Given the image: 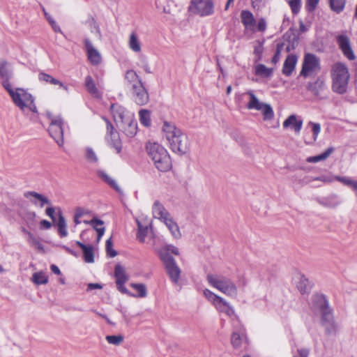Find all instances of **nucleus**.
Here are the masks:
<instances>
[{
	"label": "nucleus",
	"mask_w": 357,
	"mask_h": 357,
	"mask_svg": "<svg viewBox=\"0 0 357 357\" xmlns=\"http://www.w3.org/2000/svg\"><path fill=\"white\" fill-rule=\"evenodd\" d=\"M102 288V286L100 284L98 283H89L87 284V289L86 291H92L93 289H101Z\"/></svg>",
	"instance_id": "obj_61"
},
{
	"label": "nucleus",
	"mask_w": 357,
	"mask_h": 357,
	"mask_svg": "<svg viewBox=\"0 0 357 357\" xmlns=\"http://www.w3.org/2000/svg\"><path fill=\"white\" fill-rule=\"evenodd\" d=\"M331 73L333 91L339 94L345 93L350 79L347 66L341 62L335 63L332 66Z\"/></svg>",
	"instance_id": "obj_3"
},
{
	"label": "nucleus",
	"mask_w": 357,
	"mask_h": 357,
	"mask_svg": "<svg viewBox=\"0 0 357 357\" xmlns=\"http://www.w3.org/2000/svg\"><path fill=\"white\" fill-rule=\"evenodd\" d=\"M314 315L326 336H336L339 324L335 319L334 310L328 296L320 292L314 294Z\"/></svg>",
	"instance_id": "obj_1"
},
{
	"label": "nucleus",
	"mask_w": 357,
	"mask_h": 357,
	"mask_svg": "<svg viewBox=\"0 0 357 357\" xmlns=\"http://www.w3.org/2000/svg\"><path fill=\"white\" fill-rule=\"evenodd\" d=\"M334 178L342 184L351 188L352 190H354L356 183H357V181L353 180L349 177L337 176H335Z\"/></svg>",
	"instance_id": "obj_46"
},
{
	"label": "nucleus",
	"mask_w": 357,
	"mask_h": 357,
	"mask_svg": "<svg viewBox=\"0 0 357 357\" xmlns=\"http://www.w3.org/2000/svg\"><path fill=\"white\" fill-rule=\"evenodd\" d=\"M296 62L297 57L295 55H289L284 62L282 73L286 76H290L295 68Z\"/></svg>",
	"instance_id": "obj_23"
},
{
	"label": "nucleus",
	"mask_w": 357,
	"mask_h": 357,
	"mask_svg": "<svg viewBox=\"0 0 357 357\" xmlns=\"http://www.w3.org/2000/svg\"><path fill=\"white\" fill-rule=\"evenodd\" d=\"M85 157L88 162L96 164L98 161V158L94 151L90 148L87 147L86 149Z\"/></svg>",
	"instance_id": "obj_45"
},
{
	"label": "nucleus",
	"mask_w": 357,
	"mask_h": 357,
	"mask_svg": "<svg viewBox=\"0 0 357 357\" xmlns=\"http://www.w3.org/2000/svg\"><path fill=\"white\" fill-rule=\"evenodd\" d=\"M58 232L61 237H65L68 235L66 230V222L61 211L59 213V220L57 222Z\"/></svg>",
	"instance_id": "obj_35"
},
{
	"label": "nucleus",
	"mask_w": 357,
	"mask_h": 357,
	"mask_svg": "<svg viewBox=\"0 0 357 357\" xmlns=\"http://www.w3.org/2000/svg\"><path fill=\"white\" fill-rule=\"evenodd\" d=\"M117 126L121 132L129 137H132L137 134V123L135 119L134 114H128L126 119Z\"/></svg>",
	"instance_id": "obj_11"
},
{
	"label": "nucleus",
	"mask_w": 357,
	"mask_h": 357,
	"mask_svg": "<svg viewBox=\"0 0 357 357\" xmlns=\"http://www.w3.org/2000/svg\"><path fill=\"white\" fill-rule=\"evenodd\" d=\"M126 86L130 89L142 83L141 78L134 70H126L124 75Z\"/></svg>",
	"instance_id": "obj_16"
},
{
	"label": "nucleus",
	"mask_w": 357,
	"mask_h": 357,
	"mask_svg": "<svg viewBox=\"0 0 357 357\" xmlns=\"http://www.w3.org/2000/svg\"><path fill=\"white\" fill-rule=\"evenodd\" d=\"M204 295L205 297L210 301L213 302L215 305L219 301H221L222 297L215 294L211 291L208 289H205L204 291Z\"/></svg>",
	"instance_id": "obj_48"
},
{
	"label": "nucleus",
	"mask_w": 357,
	"mask_h": 357,
	"mask_svg": "<svg viewBox=\"0 0 357 357\" xmlns=\"http://www.w3.org/2000/svg\"><path fill=\"white\" fill-rule=\"evenodd\" d=\"M40 227L43 229H48L52 227V223L46 220H43L40 222Z\"/></svg>",
	"instance_id": "obj_63"
},
{
	"label": "nucleus",
	"mask_w": 357,
	"mask_h": 357,
	"mask_svg": "<svg viewBox=\"0 0 357 357\" xmlns=\"http://www.w3.org/2000/svg\"><path fill=\"white\" fill-rule=\"evenodd\" d=\"M346 0H329L331 9L337 13H341L345 7Z\"/></svg>",
	"instance_id": "obj_37"
},
{
	"label": "nucleus",
	"mask_w": 357,
	"mask_h": 357,
	"mask_svg": "<svg viewBox=\"0 0 357 357\" xmlns=\"http://www.w3.org/2000/svg\"><path fill=\"white\" fill-rule=\"evenodd\" d=\"M114 275L116 280V283H126L128 280L124 268L120 264L115 266Z\"/></svg>",
	"instance_id": "obj_34"
},
{
	"label": "nucleus",
	"mask_w": 357,
	"mask_h": 357,
	"mask_svg": "<svg viewBox=\"0 0 357 357\" xmlns=\"http://www.w3.org/2000/svg\"><path fill=\"white\" fill-rule=\"evenodd\" d=\"M297 287L303 296H307L309 295L311 287L309 285L308 280L305 276H301L299 282L297 284Z\"/></svg>",
	"instance_id": "obj_31"
},
{
	"label": "nucleus",
	"mask_w": 357,
	"mask_h": 357,
	"mask_svg": "<svg viewBox=\"0 0 357 357\" xmlns=\"http://www.w3.org/2000/svg\"><path fill=\"white\" fill-rule=\"evenodd\" d=\"M146 150L148 155L159 171L167 172L171 168L170 157L162 146L158 143L149 142L146 145Z\"/></svg>",
	"instance_id": "obj_4"
},
{
	"label": "nucleus",
	"mask_w": 357,
	"mask_h": 357,
	"mask_svg": "<svg viewBox=\"0 0 357 357\" xmlns=\"http://www.w3.org/2000/svg\"><path fill=\"white\" fill-rule=\"evenodd\" d=\"M243 335L237 332H234L231 335V342L234 348H238L243 341Z\"/></svg>",
	"instance_id": "obj_47"
},
{
	"label": "nucleus",
	"mask_w": 357,
	"mask_h": 357,
	"mask_svg": "<svg viewBox=\"0 0 357 357\" xmlns=\"http://www.w3.org/2000/svg\"><path fill=\"white\" fill-rule=\"evenodd\" d=\"M152 211L153 217L160 220L162 222L171 216L164 206L158 201L154 202Z\"/></svg>",
	"instance_id": "obj_18"
},
{
	"label": "nucleus",
	"mask_w": 357,
	"mask_h": 357,
	"mask_svg": "<svg viewBox=\"0 0 357 357\" xmlns=\"http://www.w3.org/2000/svg\"><path fill=\"white\" fill-rule=\"evenodd\" d=\"M215 307L218 311L225 313L229 317H231L234 314V308L222 298H221V301H219L215 305Z\"/></svg>",
	"instance_id": "obj_30"
},
{
	"label": "nucleus",
	"mask_w": 357,
	"mask_h": 357,
	"mask_svg": "<svg viewBox=\"0 0 357 357\" xmlns=\"http://www.w3.org/2000/svg\"><path fill=\"white\" fill-rule=\"evenodd\" d=\"M27 241L36 249L43 251V245L33 234H29V238H28Z\"/></svg>",
	"instance_id": "obj_50"
},
{
	"label": "nucleus",
	"mask_w": 357,
	"mask_h": 357,
	"mask_svg": "<svg viewBox=\"0 0 357 357\" xmlns=\"http://www.w3.org/2000/svg\"><path fill=\"white\" fill-rule=\"evenodd\" d=\"M165 252L166 253H169V252H171L172 254L175 255H179L178 248L172 245H167L163 248L160 249L158 251V254L159 255V252Z\"/></svg>",
	"instance_id": "obj_54"
},
{
	"label": "nucleus",
	"mask_w": 357,
	"mask_h": 357,
	"mask_svg": "<svg viewBox=\"0 0 357 357\" xmlns=\"http://www.w3.org/2000/svg\"><path fill=\"white\" fill-rule=\"evenodd\" d=\"M13 71L10 64L4 59H0V77L2 79V85L4 87L6 82L10 83Z\"/></svg>",
	"instance_id": "obj_17"
},
{
	"label": "nucleus",
	"mask_w": 357,
	"mask_h": 357,
	"mask_svg": "<svg viewBox=\"0 0 357 357\" xmlns=\"http://www.w3.org/2000/svg\"><path fill=\"white\" fill-rule=\"evenodd\" d=\"M112 246H113V243H112V238H108L107 241H106V245H105V247H106V251H107V254L110 257H114L117 255V252L116 251H115L113 248H112Z\"/></svg>",
	"instance_id": "obj_53"
},
{
	"label": "nucleus",
	"mask_w": 357,
	"mask_h": 357,
	"mask_svg": "<svg viewBox=\"0 0 357 357\" xmlns=\"http://www.w3.org/2000/svg\"><path fill=\"white\" fill-rule=\"evenodd\" d=\"M76 244L82 250L85 262L93 263L94 261L93 246L86 245L79 241H76Z\"/></svg>",
	"instance_id": "obj_27"
},
{
	"label": "nucleus",
	"mask_w": 357,
	"mask_h": 357,
	"mask_svg": "<svg viewBox=\"0 0 357 357\" xmlns=\"http://www.w3.org/2000/svg\"><path fill=\"white\" fill-rule=\"evenodd\" d=\"M259 110L261 111L265 121L271 120L274 116L273 108L268 104L263 103Z\"/></svg>",
	"instance_id": "obj_38"
},
{
	"label": "nucleus",
	"mask_w": 357,
	"mask_h": 357,
	"mask_svg": "<svg viewBox=\"0 0 357 357\" xmlns=\"http://www.w3.org/2000/svg\"><path fill=\"white\" fill-rule=\"evenodd\" d=\"M159 257L162 261L171 280L176 284L178 282L181 271L175 259L169 253L165 252H159Z\"/></svg>",
	"instance_id": "obj_9"
},
{
	"label": "nucleus",
	"mask_w": 357,
	"mask_h": 357,
	"mask_svg": "<svg viewBox=\"0 0 357 357\" xmlns=\"http://www.w3.org/2000/svg\"><path fill=\"white\" fill-rule=\"evenodd\" d=\"M138 66L139 67L142 68L143 70L146 73H149V74L152 73V71L151 70V68H150V66L149 65L147 59H146V57L144 55H140L139 56Z\"/></svg>",
	"instance_id": "obj_49"
},
{
	"label": "nucleus",
	"mask_w": 357,
	"mask_h": 357,
	"mask_svg": "<svg viewBox=\"0 0 357 357\" xmlns=\"http://www.w3.org/2000/svg\"><path fill=\"white\" fill-rule=\"evenodd\" d=\"M208 282L213 287L218 289L230 297H236L238 290L236 284L227 277L217 274H208Z\"/></svg>",
	"instance_id": "obj_5"
},
{
	"label": "nucleus",
	"mask_w": 357,
	"mask_h": 357,
	"mask_svg": "<svg viewBox=\"0 0 357 357\" xmlns=\"http://www.w3.org/2000/svg\"><path fill=\"white\" fill-rule=\"evenodd\" d=\"M303 121L298 120L296 115H290L284 122L283 127L284 128H290L296 133H298L301 130Z\"/></svg>",
	"instance_id": "obj_19"
},
{
	"label": "nucleus",
	"mask_w": 357,
	"mask_h": 357,
	"mask_svg": "<svg viewBox=\"0 0 357 357\" xmlns=\"http://www.w3.org/2000/svg\"><path fill=\"white\" fill-rule=\"evenodd\" d=\"M98 176L102 178L105 183L109 185L112 188H113L116 192L119 193H122L121 189L119 187L116 182L112 178L109 176H108L106 172L104 171H98Z\"/></svg>",
	"instance_id": "obj_33"
},
{
	"label": "nucleus",
	"mask_w": 357,
	"mask_h": 357,
	"mask_svg": "<svg viewBox=\"0 0 357 357\" xmlns=\"http://www.w3.org/2000/svg\"><path fill=\"white\" fill-rule=\"evenodd\" d=\"M333 151L334 148L329 147L326 150H325L322 153L314 155V163L326 160Z\"/></svg>",
	"instance_id": "obj_42"
},
{
	"label": "nucleus",
	"mask_w": 357,
	"mask_h": 357,
	"mask_svg": "<svg viewBox=\"0 0 357 357\" xmlns=\"http://www.w3.org/2000/svg\"><path fill=\"white\" fill-rule=\"evenodd\" d=\"M188 10L200 17L212 15L214 13L213 0H191Z\"/></svg>",
	"instance_id": "obj_8"
},
{
	"label": "nucleus",
	"mask_w": 357,
	"mask_h": 357,
	"mask_svg": "<svg viewBox=\"0 0 357 357\" xmlns=\"http://www.w3.org/2000/svg\"><path fill=\"white\" fill-rule=\"evenodd\" d=\"M83 222L86 225H90L93 227L98 233L97 241H99L104 235L105 229L104 227H99L98 226H102L104 222L97 218H93L91 220H84Z\"/></svg>",
	"instance_id": "obj_25"
},
{
	"label": "nucleus",
	"mask_w": 357,
	"mask_h": 357,
	"mask_svg": "<svg viewBox=\"0 0 357 357\" xmlns=\"http://www.w3.org/2000/svg\"><path fill=\"white\" fill-rule=\"evenodd\" d=\"M162 222H164V224L168 228L174 238L178 239L181 237V233L180 231L179 227L171 216L164 220Z\"/></svg>",
	"instance_id": "obj_26"
},
{
	"label": "nucleus",
	"mask_w": 357,
	"mask_h": 357,
	"mask_svg": "<svg viewBox=\"0 0 357 357\" xmlns=\"http://www.w3.org/2000/svg\"><path fill=\"white\" fill-rule=\"evenodd\" d=\"M32 278L33 282L36 284H45L48 282L47 277L43 272L33 273Z\"/></svg>",
	"instance_id": "obj_43"
},
{
	"label": "nucleus",
	"mask_w": 357,
	"mask_h": 357,
	"mask_svg": "<svg viewBox=\"0 0 357 357\" xmlns=\"http://www.w3.org/2000/svg\"><path fill=\"white\" fill-rule=\"evenodd\" d=\"M54 208L53 207H48L45 210V213L47 216H49L53 221L55 220L54 217Z\"/></svg>",
	"instance_id": "obj_62"
},
{
	"label": "nucleus",
	"mask_w": 357,
	"mask_h": 357,
	"mask_svg": "<svg viewBox=\"0 0 357 357\" xmlns=\"http://www.w3.org/2000/svg\"><path fill=\"white\" fill-rule=\"evenodd\" d=\"M289 3L293 13L296 14L299 11L301 6V0H290L289 1Z\"/></svg>",
	"instance_id": "obj_56"
},
{
	"label": "nucleus",
	"mask_w": 357,
	"mask_h": 357,
	"mask_svg": "<svg viewBox=\"0 0 357 357\" xmlns=\"http://www.w3.org/2000/svg\"><path fill=\"white\" fill-rule=\"evenodd\" d=\"M266 29V22L264 18L259 20L257 24V30L260 32H264Z\"/></svg>",
	"instance_id": "obj_58"
},
{
	"label": "nucleus",
	"mask_w": 357,
	"mask_h": 357,
	"mask_svg": "<svg viewBox=\"0 0 357 357\" xmlns=\"http://www.w3.org/2000/svg\"><path fill=\"white\" fill-rule=\"evenodd\" d=\"M84 86L87 91L95 98H100L101 94L97 89L93 78L88 75L85 78Z\"/></svg>",
	"instance_id": "obj_28"
},
{
	"label": "nucleus",
	"mask_w": 357,
	"mask_h": 357,
	"mask_svg": "<svg viewBox=\"0 0 357 357\" xmlns=\"http://www.w3.org/2000/svg\"><path fill=\"white\" fill-rule=\"evenodd\" d=\"M38 79L41 82H45L47 83H50L52 84L59 85L60 87H62L64 90H68L67 86H65L61 82L54 78L49 74L45 73H40L38 75Z\"/></svg>",
	"instance_id": "obj_29"
},
{
	"label": "nucleus",
	"mask_w": 357,
	"mask_h": 357,
	"mask_svg": "<svg viewBox=\"0 0 357 357\" xmlns=\"http://www.w3.org/2000/svg\"><path fill=\"white\" fill-rule=\"evenodd\" d=\"M129 91L132 100L138 105H144L149 100L148 91L143 82L132 88Z\"/></svg>",
	"instance_id": "obj_10"
},
{
	"label": "nucleus",
	"mask_w": 357,
	"mask_h": 357,
	"mask_svg": "<svg viewBox=\"0 0 357 357\" xmlns=\"http://www.w3.org/2000/svg\"><path fill=\"white\" fill-rule=\"evenodd\" d=\"M129 47L132 51L135 52H139L141 51L140 43L135 33H132L130 36Z\"/></svg>",
	"instance_id": "obj_40"
},
{
	"label": "nucleus",
	"mask_w": 357,
	"mask_h": 357,
	"mask_svg": "<svg viewBox=\"0 0 357 357\" xmlns=\"http://www.w3.org/2000/svg\"><path fill=\"white\" fill-rule=\"evenodd\" d=\"M47 116L50 120L48 132L56 144L61 146L63 144V121L60 116H54L51 112H47Z\"/></svg>",
	"instance_id": "obj_7"
},
{
	"label": "nucleus",
	"mask_w": 357,
	"mask_h": 357,
	"mask_svg": "<svg viewBox=\"0 0 357 357\" xmlns=\"http://www.w3.org/2000/svg\"><path fill=\"white\" fill-rule=\"evenodd\" d=\"M24 196L26 199H30V201L36 205L37 204V202L35 199L38 200L40 202V207H43L45 204H51L50 201L46 197L35 191H27L24 192Z\"/></svg>",
	"instance_id": "obj_20"
},
{
	"label": "nucleus",
	"mask_w": 357,
	"mask_h": 357,
	"mask_svg": "<svg viewBox=\"0 0 357 357\" xmlns=\"http://www.w3.org/2000/svg\"><path fill=\"white\" fill-rule=\"evenodd\" d=\"M246 94H248L250 97L249 102H248L247 107L249 109H256L259 111L261 109V106L263 102H259L258 98L254 94L252 91H248Z\"/></svg>",
	"instance_id": "obj_32"
},
{
	"label": "nucleus",
	"mask_w": 357,
	"mask_h": 357,
	"mask_svg": "<svg viewBox=\"0 0 357 357\" xmlns=\"http://www.w3.org/2000/svg\"><path fill=\"white\" fill-rule=\"evenodd\" d=\"M312 72V54L307 53L305 54L300 77L306 78Z\"/></svg>",
	"instance_id": "obj_24"
},
{
	"label": "nucleus",
	"mask_w": 357,
	"mask_h": 357,
	"mask_svg": "<svg viewBox=\"0 0 357 357\" xmlns=\"http://www.w3.org/2000/svg\"><path fill=\"white\" fill-rule=\"evenodd\" d=\"M84 43L89 61L92 65H98L102 59L100 52L93 46L89 39H84Z\"/></svg>",
	"instance_id": "obj_14"
},
{
	"label": "nucleus",
	"mask_w": 357,
	"mask_h": 357,
	"mask_svg": "<svg viewBox=\"0 0 357 357\" xmlns=\"http://www.w3.org/2000/svg\"><path fill=\"white\" fill-rule=\"evenodd\" d=\"M26 110H29L33 113H38L36 105L34 102V98L33 97L30 101H29L27 106H26Z\"/></svg>",
	"instance_id": "obj_59"
},
{
	"label": "nucleus",
	"mask_w": 357,
	"mask_h": 357,
	"mask_svg": "<svg viewBox=\"0 0 357 357\" xmlns=\"http://www.w3.org/2000/svg\"><path fill=\"white\" fill-rule=\"evenodd\" d=\"M327 90L325 78L323 76L318 77L314 82V96L322 99L326 97L325 91Z\"/></svg>",
	"instance_id": "obj_22"
},
{
	"label": "nucleus",
	"mask_w": 357,
	"mask_h": 357,
	"mask_svg": "<svg viewBox=\"0 0 357 357\" xmlns=\"http://www.w3.org/2000/svg\"><path fill=\"white\" fill-rule=\"evenodd\" d=\"M4 89L9 93L15 105L25 114L27 104L33 96L22 88L13 89L10 84L7 82L4 84Z\"/></svg>",
	"instance_id": "obj_6"
},
{
	"label": "nucleus",
	"mask_w": 357,
	"mask_h": 357,
	"mask_svg": "<svg viewBox=\"0 0 357 357\" xmlns=\"http://www.w3.org/2000/svg\"><path fill=\"white\" fill-rule=\"evenodd\" d=\"M273 73V68H267L264 64H258L255 66V75L264 77L271 76Z\"/></svg>",
	"instance_id": "obj_36"
},
{
	"label": "nucleus",
	"mask_w": 357,
	"mask_h": 357,
	"mask_svg": "<svg viewBox=\"0 0 357 357\" xmlns=\"http://www.w3.org/2000/svg\"><path fill=\"white\" fill-rule=\"evenodd\" d=\"M107 130L109 133V135L107 137V142L111 146L116 149V153H120L121 150V142L119 134L118 132L114 130L113 126L109 121H107Z\"/></svg>",
	"instance_id": "obj_13"
},
{
	"label": "nucleus",
	"mask_w": 357,
	"mask_h": 357,
	"mask_svg": "<svg viewBox=\"0 0 357 357\" xmlns=\"http://www.w3.org/2000/svg\"><path fill=\"white\" fill-rule=\"evenodd\" d=\"M285 46H286V44L284 43H279L277 44L276 51H275V53L272 59L273 63H276L279 61L280 57V54H281L282 51L284 50V48L285 47Z\"/></svg>",
	"instance_id": "obj_51"
},
{
	"label": "nucleus",
	"mask_w": 357,
	"mask_h": 357,
	"mask_svg": "<svg viewBox=\"0 0 357 357\" xmlns=\"http://www.w3.org/2000/svg\"><path fill=\"white\" fill-rule=\"evenodd\" d=\"M337 43L343 54L349 60H354L356 56L351 47L349 38L346 35H340L337 37Z\"/></svg>",
	"instance_id": "obj_12"
},
{
	"label": "nucleus",
	"mask_w": 357,
	"mask_h": 357,
	"mask_svg": "<svg viewBox=\"0 0 357 357\" xmlns=\"http://www.w3.org/2000/svg\"><path fill=\"white\" fill-rule=\"evenodd\" d=\"M268 0H251L252 7L254 8L259 9L266 6Z\"/></svg>",
	"instance_id": "obj_57"
},
{
	"label": "nucleus",
	"mask_w": 357,
	"mask_h": 357,
	"mask_svg": "<svg viewBox=\"0 0 357 357\" xmlns=\"http://www.w3.org/2000/svg\"><path fill=\"white\" fill-rule=\"evenodd\" d=\"M264 42V40L257 41L258 45L255 47L254 54L257 56L258 60H261V56H262V53H263V50H264V47H263Z\"/></svg>",
	"instance_id": "obj_55"
},
{
	"label": "nucleus",
	"mask_w": 357,
	"mask_h": 357,
	"mask_svg": "<svg viewBox=\"0 0 357 357\" xmlns=\"http://www.w3.org/2000/svg\"><path fill=\"white\" fill-rule=\"evenodd\" d=\"M162 130L173 152L183 155L188 151L190 147L188 137L180 129L170 123L165 122Z\"/></svg>",
	"instance_id": "obj_2"
},
{
	"label": "nucleus",
	"mask_w": 357,
	"mask_h": 357,
	"mask_svg": "<svg viewBox=\"0 0 357 357\" xmlns=\"http://www.w3.org/2000/svg\"><path fill=\"white\" fill-rule=\"evenodd\" d=\"M124 284L125 283H116L118 290L123 294H130L128 289L125 287Z\"/></svg>",
	"instance_id": "obj_64"
},
{
	"label": "nucleus",
	"mask_w": 357,
	"mask_h": 357,
	"mask_svg": "<svg viewBox=\"0 0 357 357\" xmlns=\"http://www.w3.org/2000/svg\"><path fill=\"white\" fill-rule=\"evenodd\" d=\"M241 22L246 29L254 31L253 26L256 20L253 14L249 10H242L241 13Z\"/></svg>",
	"instance_id": "obj_21"
},
{
	"label": "nucleus",
	"mask_w": 357,
	"mask_h": 357,
	"mask_svg": "<svg viewBox=\"0 0 357 357\" xmlns=\"http://www.w3.org/2000/svg\"><path fill=\"white\" fill-rule=\"evenodd\" d=\"M89 213V211L86 208H77L75 210V215H77V218H80L84 215H87Z\"/></svg>",
	"instance_id": "obj_60"
},
{
	"label": "nucleus",
	"mask_w": 357,
	"mask_h": 357,
	"mask_svg": "<svg viewBox=\"0 0 357 357\" xmlns=\"http://www.w3.org/2000/svg\"><path fill=\"white\" fill-rule=\"evenodd\" d=\"M130 286L137 292V294L135 295V296L143 298L146 296L147 291L144 284L132 283Z\"/></svg>",
	"instance_id": "obj_44"
},
{
	"label": "nucleus",
	"mask_w": 357,
	"mask_h": 357,
	"mask_svg": "<svg viewBox=\"0 0 357 357\" xmlns=\"http://www.w3.org/2000/svg\"><path fill=\"white\" fill-rule=\"evenodd\" d=\"M110 109L116 126L123 123L128 114H133L125 107L118 104H112Z\"/></svg>",
	"instance_id": "obj_15"
},
{
	"label": "nucleus",
	"mask_w": 357,
	"mask_h": 357,
	"mask_svg": "<svg viewBox=\"0 0 357 357\" xmlns=\"http://www.w3.org/2000/svg\"><path fill=\"white\" fill-rule=\"evenodd\" d=\"M137 227H138V232H137V239L143 243L144 242L145 237L148 233V226H144L139 221H137Z\"/></svg>",
	"instance_id": "obj_41"
},
{
	"label": "nucleus",
	"mask_w": 357,
	"mask_h": 357,
	"mask_svg": "<svg viewBox=\"0 0 357 357\" xmlns=\"http://www.w3.org/2000/svg\"><path fill=\"white\" fill-rule=\"evenodd\" d=\"M139 121L144 126H149L151 124V113L147 109H141L139 112Z\"/></svg>",
	"instance_id": "obj_39"
},
{
	"label": "nucleus",
	"mask_w": 357,
	"mask_h": 357,
	"mask_svg": "<svg viewBox=\"0 0 357 357\" xmlns=\"http://www.w3.org/2000/svg\"><path fill=\"white\" fill-rule=\"evenodd\" d=\"M105 339L108 343L114 345H119L123 340L122 335H107Z\"/></svg>",
	"instance_id": "obj_52"
}]
</instances>
